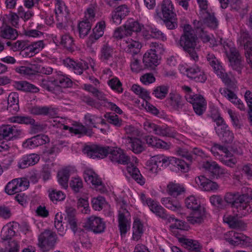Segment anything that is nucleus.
<instances>
[{"mask_svg": "<svg viewBox=\"0 0 252 252\" xmlns=\"http://www.w3.org/2000/svg\"><path fill=\"white\" fill-rule=\"evenodd\" d=\"M180 27L183 29V33L180 38L179 44L190 58L196 62L198 60L196 51L197 37L190 25H181Z\"/></svg>", "mask_w": 252, "mask_h": 252, "instance_id": "nucleus-1", "label": "nucleus"}, {"mask_svg": "<svg viewBox=\"0 0 252 252\" xmlns=\"http://www.w3.org/2000/svg\"><path fill=\"white\" fill-rule=\"evenodd\" d=\"M151 170L154 172H158L161 167H166L169 164L177 167L183 172L189 170V164L184 160L175 157H168L163 155H159L151 158Z\"/></svg>", "mask_w": 252, "mask_h": 252, "instance_id": "nucleus-2", "label": "nucleus"}, {"mask_svg": "<svg viewBox=\"0 0 252 252\" xmlns=\"http://www.w3.org/2000/svg\"><path fill=\"white\" fill-rule=\"evenodd\" d=\"M207 59L210 65L212 67L214 72L221 79L222 82L227 87L231 89H235L236 85L235 82L228 76L214 55L209 53L207 56Z\"/></svg>", "mask_w": 252, "mask_h": 252, "instance_id": "nucleus-3", "label": "nucleus"}, {"mask_svg": "<svg viewBox=\"0 0 252 252\" xmlns=\"http://www.w3.org/2000/svg\"><path fill=\"white\" fill-rule=\"evenodd\" d=\"M223 48L233 69L236 70L238 74L241 73L243 65L241 63V57L238 51L234 47L231 43L224 42Z\"/></svg>", "mask_w": 252, "mask_h": 252, "instance_id": "nucleus-4", "label": "nucleus"}, {"mask_svg": "<svg viewBox=\"0 0 252 252\" xmlns=\"http://www.w3.org/2000/svg\"><path fill=\"white\" fill-rule=\"evenodd\" d=\"M57 238L55 232L46 229L39 235L38 245L43 252L48 251L54 248Z\"/></svg>", "mask_w": 252, "mask_h": 252, "instance_id": "nucleus-5", "label": "nucleus"}, {"mask_svg": "<svg viewBox=\"0 0 252 252\" xmlns=\"http://www.w3.org/2000/svg\"><path fill=\"white\" fill-rule=\"evenodd\" d=\"M112 147L109 146H102L97 145L86 146L84 151L87 156L93 158H103L108 154H110Z\"/></svg>", "mask_w": 252, "mask_h": 252, "instance_id": "nucleus-6", "label": "nucleus"}, {"mask_svg": "<svg viewBox=\"0 0 252 252\" xmlns=\"http://www.w3.org/2000/svg\"><path fill=\"white\" fill-rule=\"evenodd\" d=\"M150 47L155 48L151 49L145 53L143 56V62L145 68L154 69L159 64L158 57L156 50L157 47H158V44L157 42H152Z\"/></svg>", "mask_w": 252, "mask_h": 252, "instance_id": "nucleus-7", "label": "nucleus"}, {"mask_svg": "<svg viewBox=\"0 0 252 252\" xmlns=\"http://www.w3.org/2000/svg\"><path fill=\"white\" fill-rule=\"evenodd\" d=\"M239 40L245 50L247 62L252 69V38L248 32L241 31Z\"/></svg>", "mask_w": 252, "mask_h": 252, "instance_id": "nucleus-8", "label": "nucleus"}, {"mask_svg": "<svg viewBox=\"0 0 252 252\" xmlns=\"http://www.w3.org/2000/svg\"><path fill=\"white\" fill-rule=\"evenodd\" d=\"M84 178L88 183H92L94 188L97 191L103 193L106 191L104 185L102 184L101 180L92 169H86L84 172Z\"/></svg>", "mask_w": 252, "mask_h": 252, "instance_id": "nucleus-9", "label": "nucleus"}, {"mask_svg": "<svg viewBox=\"0 0 252 252\" xmlns=\"http://www.w3.org/2000/svg\"><path fill=\"white\" fill-rule=\"evenodd\" d=\"M85 227L94 233H101L104 231L106 225L102 219L92 216L87 219Z\"/></svg>", "mask_w": 252, "mask_h": 252, "instance_id": "nucleus-10", "label": "nucleus"}, {"mask_svg": "<svg viewBox=\"0 0 252 252\" xmlns=\"http://www.w3.org/2000/svg\"><path fill=\"white\" fill-rule=\"evenodd\" d=\"M203 166L212 173L214 178L228 177L229 176L228 172L221 168L215 161H207L204 162Z\"/></svg>", "mask_w": 252, "mask_h": 252, "instance_id": "nucleus-11", "label": "nucleus"}, {"mask_svg": "<svg viewBox=\"0 0 252 252\" xmlns=\"http://www.w3.org/2000/svg\"><path fill=\"white\" fill-rule=\"evenodd\" d=\"M109 155L110 160L115 163L123 165L130 163V158L120 148L112 147Z\"/></svg>", "mask_w": 252, "mask_h": 252, "instance_id": "nucleus-12", "label": "nucleus"}, {"mask_svg": "<svg viewBox=\"0 0 252 252\" xmlns=\"http://www.w3.org/2000/svg\"><path fill=\"white\" fill-rule=\"evenodd\" d=\"M227 241L234 246L250 247L252 245V239L242 233L233 232V235L227 239Z\"/></svg>", "mask_w": 252, "mask_h": 252, "instance_id": "nucleus-13", "label": "nucleus"}, {"mask_svg": "<svg viewBox=\"0 0 252 252\" xmlns=\"http://www.w3.org/2000/svg\"><path fill=\"white\" fill-rule=\"evenodd\" d=\"M63 63L65 66L72 68L75 73L79 75L82 74L84 70L89 68L88 64L86 62H76L69 58L64 59Z\"/></svg>", "mask_w": 252, "mask_h": 252, "instance_id": "nucleus-14", "label": "nucleus"}, {"mask_svg": "<svg viewBox=\"0 0 252 252\" xmlns=\"http://www.w3.org/2000/svg\"><path fill=\"white\" fill-rule=\"evenodd\" d=\"M30 112L35 115L48 116L54 117L57 115V109L51 106H34L31 108Z\"/></svg>", "mask_w": 252, "mask_h": 252, "instance_id": "nucleus-15", "label": "nucleus"}, {"mask_svg": "<svg viewBox=\"0 0 252 252\" xmlns=\"http://www.w3.org/2000/svg\"><path fill=\"white\" fill-rule=\"evenodd\" d=\"M21 132L22 130L14 126L2 125L0 126V136L6 140H10L13 137L19 135Z\"/></svg>", "mask_w": 252, "mask_h": 252, "instance_id": "nucleus-16", "label": "nucleus"}, {"mask_svg": "<svg viewBox=\"0 0 252 252\" xmlns=\"http://www.w3.org/2000/svg\"><path fill=\"white\" fill-rule=\"evenodd\" d=\"M174 7L170 0H163L160 4V11L163 18L174 19L176 14L174 11Z\"/></svg>", "mask_w": 252, "mask_h": 252, "instance_id": "nucleus-17", "label": "nucleus"}, {"mask_svg": "<svg viewBox=\"0 0 252 252\" xmlns=\"http://www.w3.org/2000/svg\"><path fill=\"white\" fill-rule=\"evenodd\" d=\"M195 182L203 190L205 191L215 190L219 188L217 183L212 181L204 176L196 177Z\"/></svg>", "mask_w": 252, "mask_h": 252, "instance_id": "nucleus-18", "label": "nucleus"}, {"mask_svg": "<svg viewBox=\"0 0 252 252\" xmlns=\"http://www.w3.org/2000/svg\"><path fill=\"white\" fill-rule=\"evenodd\" d=\"M166 101L175 110L182 109L184 104V99L177 93L171 92Z\"/></svg>", "mask_w": 252, "mask_h": 252, "instance_id": "nucleus-19", "label": "nucleus"}, {"mask_svg": "<svg viewBox=\"0 0 252 252\" xmlns=\"http://www.w3.org/2000/svg\"><path fill=\"white\" fill-rule=\"evenodd\" d=\"M114 49L108 43L103 44L100 51V60L104 63H108L113 60Z\"/></svg>", "mask_w": 252, "mask_h": 252, "instance_id": "nucleus-20", "label": "nucleus"}, {"mask_svg": "<svg viewBox=\"0 0 252 252\" xmlns=\"http://www.w3.org/2000/svg\"><path fill=\"white\" fill-rule=\"evenodd\" d=\"M192 211L190 216L187 217L188 220L192 224L201 223L205 217L204 209L200 207Z\"/></svg>", "mask_w": 252, "mask_h": 252, "instance_id": "nucleus-21", "label": "nucleus"}, {"mask_svg": "<svg viewBox=\"0 0 252 252\" xmlns=\"http://www.w3.org/2000/svg\"><path fill=\"white\" fill-rule=\"evenodd\" d=\"M23 186V181L21 179H15L9 182L5 188V192L12 195L22 191V188Z\"/></svg>", "mask_w": 252, "mask_h": 252, "instance_id": "nucleus-22", "label": "nucleus"}, {"mask_svg": "<svg viewBox=\"0 0 252 252\" xmlns=\"http://www.w3.org/2000/svg\"><path fill=\"white\" fill-rule=\"evenodd\" d=\"M154 133L159 136L175 138L178 133L172 127L167 126H157Z\"/></svg>", "mask_w": 252, "mask_h": 252, "instance_id": "nucleus-23", "label": "nucleus"}, {"mask_svg": "<svg viewBox=\"0 0 252 252\" xmlns=\"http://www.w3.org/2000/svg\"><path fill=\"white\" fill-rule=\"evenodd\" d=\"M223 128L215 127V130L217 134L220 137L221 141L225 143H231L233 142L234 136L233 132L230 131L228 127L224 126Z\"/></svg>", "mask_w": 252, "mask_h": 252, "instance_id": "nucleus-24", "label": "nucleus"}, {"mask_svg": "<svg viewBox=\"0 0 252 252\" xmlns=\"http://www.w3.org/2000/svg\"><path fill=\"white\" fill-rule=\"evenodd\" d=\"M39 156L35 154H32L27 155L21 159L18 163V167L21 169H25L30 166H32L37 163L39 160Z\"/></svg>", "mask_w": 252, "mask_h": 252, "instance_id": "nucleus-25", "label": "nucleus"}, {"mask_svg": "<svg viewBox=\"0 0 252 252\" xmlns=\"http://www.w3.org/2000/svg\"><path fill=\"white\" fill-rule=\"evenodd\" d=\"M13 86L18 90L25 92L36 93L39 92V89L35 85L32 84L27 81H15Z\"/></svg>", "mask_w": 252, "mask_h": 252, "instance_id": "nucleus-26", "label": "nucleus"}, {"mask_svg": "<svg viewBox=\"0 0 252 252\" xmlns=\"http://www.w3.org/2000/svg\"><path fill=\"white\" fill-rule=\"evenodd\" d=\"M223 220L227 223L230 227L234 229H244L246 227V224L237 216H224Z\"/></svg>", "mask_w": 252, "mask_h": 252, "instance_id": "nucleus-27", "label": "nucleus"}, {"mask_svg": "<svg viewBox=\"0 0 252 252\" xmlns=\"http://www.w3.org/2000/svg\"><path fill=\"white\" fill-rule=\"evenodd\" d=\"M147 201V205L151 211L157 216L162 219H165L167 218L165 209L159 205L157 201L153 199H148Z\"/></svg>", "mask_w": 252, "mask_h": 252, "instance_id": "nucleus-28", "label": "nucleus"}, {"mask_svg": "<svg viewBox=\"0 0 252 252\" xmlns=\"http://www.w3.org/2000/svg\"><path fill=\"white\" fill-rule=\"evenodd\" d=\"M146 143L153 147L163 149H168L169 145L165 141L153 136H146L145 137Z\"/></svg>", "mask_w": 252, "mask_h": 252, "instance_id": "nucleus-29", "label": "nucleus"}, {"mask_svg": "<svg viewBox=\"0 0 252 252\" xmlns=\"http://www.w3.org/2000/svg\"><path fill=\"white\" fill-rule=\"evenodd\" d=\"M55 12L56 18L60 20H65V17L67 18L68 11L64 2L60 0H57L55 4Z\"/></svg>", "mask_w": 252, "mask_h": 252, "instance_id": "nucleus-30", "label": "nucleus"}, {"mask_svg": "<svg viewBox=\"0 0 252 252\" xmlns=\"http://www.w3.org/2000/svg\"><path fill=\"white\" fill-rule=\"evenodd\" d=\"M123 44H126V47L125 48V51L131 54L132 56L137 55L140 51L141 45L140 43L137 41L131 39L127 40H123Z\"/></svg>", "mask_w": 252, "mask_h": 252, "instance_id": "nucleus-31", "label": "nucleus"}, {"mask_svg": "<svg viewBox=\"0 0 252 252\" xmlns=\"http://www.w3.org/2000/svg\"><path fill=\"white\" fill-rule=\"evenodd\" d=\"M126 170L132 178L140 185H143L145 183V179L141 174L139 169L132 163H130L126 167Z\"/></svg>", "mask_w": 252, "mask_h": 252, "instance_id": "nucleus-32", "label": "nucleus"}, {"mask_svg": "<svg viewBox=\"0 0 252 252\" xmlns=\"http://www.w3.org/2000/svg\"><path fill=\"white\" fill-rule=\"evenodd\" d=\"M178 240L185 248L190 251L191 252L200 250V245L197 241L187 239L184 237H179Z\"/></svg>", "mask_w": 252, "mask_h": 252, "instance_id": "nucleus-33", "label": "nucleus"}, {"mask_svg": "<svg viewBox=\"0 0 252 252\" xmlns=\"http://www.w3.org/2000/svg\"><path fill=\"white\" fill-rule=\"evenodd\" d=\"M7 109L10 111L17 112L19 109V94L16 92L11 93L7 98Z\"/></svg>", "mask_w": 252, "mask_h": 252, "instance_id": "nucleus-34", "label": "nucleus"}, {"mask_svg": "<svg viewBox=\"0 0 252 252\" xmlns=\"http://www.w3.org/2000/svg\"><path fill=\"white\" fill-rule=\"evenodd\" d=\"M0 36L5 39L15 40L18 36L17 31L9 26L1 27L0 28Z\"/></svg>", "mask_w": 252, "mask_h": 252, "instance_id": "nucleus-35", "label": "nucleus"}, {"mask_svg": "<svg viewBox=\"0 0 252 252\" xmlns=\"http://www.w3.org/2000/svg\"><path fill=\"white\" fill-rule=\"evenodd\" d=\"M57 177L59 184L63 189H67L70 177V170L67 168L62 169L58 171Z\"/></svg>", "mask_w": 252, "mask_h": 252, "instance_id": "nucleus-36", "label": "nucleus"}, {"mask_svg": "<svg viewBox=\"0 0 252 252\" xmlns=\"http://www.w3.org/2000/svg\"><path fill=\"white\" fill-rule=\"evenodd\" d=\"M67 213L66 219L70 228L76 233L78 228L76 220L75 219V210L72 208H68L66 210Z\"/></svg>", "mask_w": 252, "mask_h": 252, "instance_id": "nucleus-37", "label": "nucleus"}, {"mask_svg": "<svg viewBox=\"0 0 252 252\" xmlns=\"http://www.w3.org/2000/svg\"><path fill=\"white\" fill-rule=\"evenodd\" d=\"M130 141V147L129 148L135 154H139L145 150L144 145L139 138H132L128 137Z\"/></svg>", "mask_w": 252, "mask_h": 252, "instance_id": "nucleus-38", "label": "nucleus"}, {"mask_svg": "<svg viewBox=\"0 0 252 252\" xmlns=\"http://www.w3.org/2000/svg\"><path fill=\"white\" fill-rule=\"evenodd\" d=\"M124 27L126 28V34L130 36L132 32L138 33L141 32L144 26L137 21H131L125 24Z\"/></svg>", "mask_w": 252, "mask_h": 252, "instance_id": "nucleus-39", "label": "nucleus"}, {"mask_svg": "<svg viewBox=\"0 0 252 252\" xmlns=\"http://www.w3.org/2000/svg\"><path fill=\"white\" fill-rule=\"evenodd\" d=\"M167 188L168 194L173 196H177L185 191L184 187L179 184L170 183Z\"/></svg>", "mask_w": 252, "mask_h": 252, "instance_id": "nucleus-40", "label": "nucleus"}, {"mask_svg": "<svg viewBox=\"0 0 252 252\" xmlns=\"http://www.w3.org/2000/svg\"><path fill=\"white\" fill-rule=\"evenodd\" d=\"M92 28V22L87 20H84L80 22L78 25L79 36L84 38L87 36Z\"/></svg>", "mask_w": 252, "mask_h": 252, "instance_id": "nucleus-41", "label": "nucleus"}, {"mask_svg": "<svg viewBox=\"0 0 252 252\" xmlns=\"http://www.w3.org/2000/svg\"><path fill=\"white\" fill-rule=\"evenodd\" d=\"M15 235L14 226L13 224H9L3 227L0 234V237L3 241L11 240Z\"/></svg>", "mask_w": 252, "mask_h": 252, "instance_id": "nucleus-42", "label": "nucleus"}, {"mask_svg": "<svg viewBox=\"0 0 252 252\" xmlns=\"http://www.w3.org/2000/svg\"><path fill=\"white\" fill-rule=\"evenodd\" d=\"M203 19L205 26L213 29H215L218 27V21L215 17L214 13L205 12V15Z\"/></svg>", "mask_w": 252, "mask_h": 252, "instance_id": "nucleus-43", "label": "nucleus"}, {"mask_svg": "<svg viewBox=\"0 0 252 252\" xmlns=\"http://www.w3.org/2000/svg\"><path fill=\"white\" fill-rule=\"evenodd\" d=\"M249 198L246 194L239 195L234 204V207L241 210H245L248 206Z\"/></svg>", "mask_w": 252, "mask_h": 252, "instance_id": "nucleus-44", "label": "nucleus"}, {"mask_svg": "<svg viewBox=\"0 0 252 252\" xmlns=\"http://www.w3.org/2000/svg\"><path fill=\"white\" fill-rule=\"evenodd\" d=\"M29 42V41L28 40L27 50L31 53V56H32L33 54L38 53L43 48L44 46L43 41L41 40L35 42H32L31 44H30Z\"/></svg>", "mask_w": 252, "mask_h": 252, "instance_id": "nucleus-45", "label": "nucleus"}, {"mask_svg": "<svg viewBox=\"0 0 252 252\" xmlns=\"http://www.w3.org/2000/svg\"><path fill=\"white\" fill-rule=\"evenodd\" d=\"M105 28V23L103 21L98 22L95 27L93 29V33L90 36V38H94L95 40H97L101 37L104 33V30Z\"/></svg>", "mask_w": 252, "mask_h": 252, "instance_id": "nucleus-46", "label": "nucleus"}, {"mask_svg": "<svg viewBox=\"0 0 252 252\" xmlns=\"http://www.w3.org/2000/svg\"><path fill=\"white\" fill-rule=\"evenodd\" d=\"M61 44L68 51L73 52L75 44L73 38L68 34H64L61 37Z\"/></svg>", "mask_w": 252, "mask_h": 252, "instance_id": "nucleus-47", "label": "nucleus"}, {"mask_svg": "<svg viewBox=\"0 0 252 252\" xmlns=\"http://www.w3.org/2000/svg\"><path fill=\"white\" fill-rule=\"evenodd\" d=\"M161 202L165 207L173 211H176L181 208L180 203L176 200H173L170 197L162 198Z\"/></svg>", "mask_w": 252, "mask_h": 252, "instance_id": "nucleus-48", "label": "nucleus"}, {"mask_svg": "<svg viewBox=\"0 0 252 252\" xmlns=\"http://www.w3.org/2000/svg\"><path fill=\"white\" fill-rule=\"evenodd\" d=\"M169 86L168 85H160L157 87L153 91V94L158 98L162 99L164 98L167 94L169 91Z\"/></svg>", "mask_w": 252, "mask_h": 252, "instance_id": "nucleus-49", "label": "nucleus"}, {"mask_svg": "<svg viewBox=\"0 0 252 252\" xmlns=\"http://www.w3.org/2000/svg\"><path fill=\"white\" fill-rule=\"evenodd\" d=\"M15 71L22 75L31 76L36 74V65L31 67L21 66L15 68Z\"/></svg>", "mask_w": 252, "mask_h": 252, "instance_id": "nucleus-50", "label": "nucleus"}, {"mask_svg": "<svg viewBox=\"0 0 252 252\" xmlns=\"http://www.w3.org/2000/svg\"><path fill=\"white\" fill-rule=\"evenodd\" d=\"M51 83L55 85L62 88H68L72 85V81L68 77L64 76L60 77L58 79L52 81Z\"/></svg>", "mask_w": 252, "mask_h": 252, "instance_id": "nucleus-51", "label": "nucleus"}, {"mask_svg": "<svg viewBox=\"0 0 252 252\" xmlns=\"http://www.w3.org/2000/svg\"><path fill=\"white\" fill-rule=\"evenodd\" d=\"M11 122L21 124L32 125L35 122L34 119L30 116H17L11 118Z\"/></svg>", "mask_w": 252, "mask_h": 252, "instance_id": "nucleus-52", "label": "nucleus"}, {"mask_svg": "<svg viewBox=\"0 0 252 252\" xmlns=\"http://www.w3.org/2000/svg\"><path fill=\"white\" fill-rule=\"evenodd\" d=\"M185 97L187 101L192 104H200L201 101H206L205 98L201 94H186Z\"/></svg>", "mask_w": 252, "mask_h": 252, "instance_id": "nucleus-53", "label": "nucleus"}, {"mask_svg": "<svg viewBox=\"0 0 252 252\" xmlns=\"http://www.w3.org/2000/svg\"><path fill=\"white\" fill-rule=\"evenodd\" d=\"M185 204L188 209L192 210L201 207L199 201L193 195L187 197L185 200Z\"/></svg>", "mask_w": 252, "mask_h": 252, "instance_id": "nucleus-54", "label": "nucleus"}, {"mask_svg": "<svg viewBox=\"0 0 252 252\" xmlns=\"http://www.w3.org/2000/svg\"><path fill=\"white\" fill-rule=\"evenodd\" d=\"M70 132L75 134H84L89 136H91L93 134L92 129H88L82 125H78L73 128H70Z\"/></svg>", "mask_w": 252, "mask_h": 252, "instance_id": "nucleus-55", "label": "nucleus"}, {"mask_svg": "<svg viewBox=\"0 0 252 252\" xmlns=\"http://www.w3.org/2000/svg\"><path fill=\"white\" fill-rule=\"evenodd\" d=\"M133 238L138 240L143 233V225L139 220H135L133 223Z\"/></svg>", "mask_w": 252, "mask_h": 252, "instance_id": "nucleus-56", "label": "nucleus"}, {"mask_svg": "<svg viewBox=\"0 0 252 252\" xmlns=\"http://www.w3.org/2000/svg\"><path fill=\"white\" fill-rule=\"evenodd\" d=\"M49 196L52 201L57 202L63 200L65 198V194L62 191L53 189L49 194Z\"/></svg>", "mask_w": 252, "mask_h": 252, "instance_id": "nucleus-57", "label": "nucleus"}, {"mask_svg": "<svg viewBox=\"0 0 252 252\" xmlns=\"http://www.w3.org/2000/svg\"><path fill=\"white\" fill-rule=\"evenodd\" d=\"M69 186L74 192H79L80 189L83 188L81 179L78 177L72 178L69 182Z\"/></svg>", "mask_w": 252, "mask_h": 252, "instance_id": "nucleus-58", "label": "nucleus"}, {"mask_svg": "<svg viewBox=\"0 0 252 252\" xmlns=\"http://www.w3.org/2000/svg\"><path fill=\"white\" fill-rule=\"evenodd\" d=\"M220 92L233 103L236 102L235 101L238 98L234 92L230 90L229 88L220 89Z\"/></svg>", "mask_w": 252, "mask_h": 252, "instance_id": "nucleus-59", "label": "nucleus"}, {"mask_svg": "<svg viewBox=\"0 0 252 252\" xmlns=\"http://www.w3.org/2000/svg\"><path fill=\"white\" fill-rule=\"evenodd\" d=\"M108 84L112 90L119 93H122V84L118 78L115 77L109 80Z\"/></svg>", "mask_w": 252, "mask_h": 252, "instance_id": "nucleus-60", "label": "nucleus"}, {"mask_svg": "<svg viewBox=\"0 0 252 252\" xmlns=\"http://www.w3.org/2000/svg\"><path fill=\"white\" fill-rule=\"evenodd\" d=\"M105 118L107 119L108 122L116 126L120 127L122 124V121L119 119L118 115L115 113H109L105 116Z\"/></svg>", "mask_w": 252, "mask_h": 252, "instance_id": "nucleus-61", "label": "nucleus"}, {"mask_svg": "<svg viewBox=\"0 0 252 252\" xmlns=\"http://www.w3.org/2000/svg\"><path fill=\"white\" fill-rule=\"evenodd\" d=\"M210 201L213 206L220 208L224 207V202L220 195H213L210 197Z\"/></svg>", "mask_w": 252, "mask_h": 252, "instance_id": "nucleus-62", "label": "nucleus"}, {"mask_svg": "<svg viewBox=\"0 0 252 252\" xmlns=\"http://www.w3.org/2000/svg\"><path fill=\"white\" fill-rule=\"evenodd\" d=\"M28 40H17L14 42L11 50L13 51H18L20 50H27Z\"/></svg>", "mask_w": 252, "mask_h": 252, "instance_id": "nucleus-63", "label": "nucleus"}, {"mask_svg": "<svg viewBox=\"0 0 252 252\" xmlns=\"http://www.w3.org/2000/svg\"><path fill=\"white\" fill-rule=\"evenodd\" d=\"M18 14L19 17L22 18L24 21H27L33 17L34 14L32 11H26L24 8L20 6L18 9Z\"/></svg>", "mask_w": 252, "mask_h": 252, "instance_id": "nucleus-64", "label": "nucleus"}]
</instances>
